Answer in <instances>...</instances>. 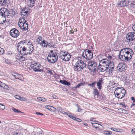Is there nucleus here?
Here are the masks:
<instances>
[{
    "label": "nucleus",
    "mask_w": 135,
    "mask_h": 135,
    "mask_svg": "<svg viewBox=\"0 0 135 135\" xmlns=\"http://www.w3.org/2000/svg\"><path fill=\"white\" fill-rule=\"evenodd\" d=\"M99 70L102 72H104L109 70V74H111L114 70V64L113 62L111 61L108 58L104 59L100 61Z\"/></svg>",
    "instance_id": "1"
},
{
    "label": "nucleus",
    "mask_w": 135,
    "mask_h": 135,
    "mask_svg": "<svg viewBox=\"0 0 135 135\" xmlns=\"http://www.w3.org/2000/svg\"><path fill=\"white\" fill-rule=\"evenodd\" d=\"M133 55L134 52L131 49L125 48L120 50L118 56L121 61L126 62L130 60Z\"/></svg>",
    "instance_id": "2"
},
{
    "label": "nucleus",
    "mask_w": 135,
    "mask_h": 135,
    "mask_svg": "<svg viewBox=\"0 0 135 135\" xmlns=\"http://www.w3.org/2000/svg\"><path fill=\"white\" fill-rule=\"evenodd\" d=\"M34 50L33 45H28L27 47L23 46L21 50L20 51V54L22 55H26L29 54H31L32 53Z\"/></svg>",
    "instance_id": "3"
},
{
    "label": "nucleus",
    "mask_w": 135,
    "mask_h": 135,
    "mask_svg": "<svg viewBox=\"0 0 135 135\" xmlns=\"http://www.w3.org/2000/svg\"><path fill=\"white\" fill-rule=\"evenodd\" d=\"M126 90L122 87H118L114 92V94L117 95L118 98L120 99H122L124 96Z\"/></svg>",
    "instance_id": "4"
},
{
    "label": "nucleus",
    "mask_w": 135,
    "mask_h": 135,
    "mask_svg": "<svg viewBox=\"0 0 135 135\" xmlns=\"http://www.w3.org/2000/svg\"><path fill=\"white\" fill-rule=\"evenodd\" d=\"M86 66V64L81 60L76 62L74 65V70L75 71H80Z\"/></svg>",
    "instance_id": "5"
},
{
    "label": "nucleus",
    "mask_w": 135,
    "mask_h": 135,
    "mask_svg": "<svg viewBox=\"0 0 135 135\" xmlns=\"http://www.w3.org/2000/svg\"><path fill=\"white\" fill-rule=\"evenodd\" d=\"M97 66V64L95 61H89L88 62L87 66L88 68L91 71L94 73L96 71Z\"/></svg>",
    "instance_id": "6"
},
{
    "label": "nucleus",
    "mask_w": 135,
    "mask_h": 135,
    "mask_svg": "<svg viewBox=\"0 0 135 135\" xmlns=\"http://www.w3.org/2000/svg\"><path fill=\"white\" fill-rule=\"evenodd\" d=\"M93 54L92 52L88 49L85 50L83 52L82 56L87 60H91L93 57Z\"/></svg>",
    "instance_id": "7"
},
{
    "label": "nucleus",
    "mask_w": 135,
    "mask_h": 135,
    "mask_svg": "<svg viewBox=\"0 0 135 135\" xmlns=\"http://www.w3.org/2000/svg\"><path fill=\"white\" fill-rule=\"evenodd\" d=\"M41 67V65L40 64L34 63L33 64H31L30 67L29 68L30 70L32 69L33 71L41 72L42 71V69H39Z\"/></svg>",
    "instance_id": "8"
},
{
    "label": "nucleus",
    "mask_w": 135,
    "mask_h": 135,
    "mask_svg": "<svg viewBox=\"0 0 135 135\" xmlns=\"http://www.w3.org/2000/svg\"><path fill=\"white\" fill-rule=\"evenodd\" d=\"M126 39L128 43L132 42L135 39V33L130 32L128 33L126 35Z\"/></svg>",
    "instance_id": "9"
},
{
    "label": "nucleus",
    "mask_w": 135,
    "mask_h": 135,
    "mask_svg": "<svg viewBox=\"0 0 135 135\" xmlns=\"http://www.w3.org/2000/svg\"><path fill=\"white\" fill-rule=\"evenodd\" d=\"M127 66L125 63L123 62H120L117 66V69L118 71L121 72H124L127 68Z\"/></svg>",
    "instance_id": "10"
},
{
    "label": "nucleus",
    "mask_w": 135,
    "mask_h": 135,
    "mask_svg": "<svg viewBox=\"0 0 135 135\" xmlns=\"http://www.w3.org/2000/svg\"><path fill=\"white\" fill-rule=\"evenodd\" d=\"M10 35L12 37L17 38L20 35V32L17 29L13 28L10 31Z\"/></svg>",
    "instance_id": "11"
},
{
    "label": "nucleus",
    "mask_w": 135,
    "mask_h": 135,
    "mask_svg": "<svg viewBox=\"0 0 135 135\" xmlns=\"http://www.w3.org/2000/svg\"><path fill=\"white\" fill-rule=\"evenodd\" d=\"M129 2L128 0H124L120 1L118 3L117 6V7L120 8L122 7H123L124 6H128L129 4Z\"/></svg>",
    "instance_id": "12"
},
{
    "label": "nucleus",
    "mask_w": 135,
    "mask_h": 135,
    "mask_svg": "<svg viewBox=\"0 0 135 135\" xmlns=\"http://www.w3.org/2000/svg\"><path fill=\"white\" fill-rule=\"evenodd\" d=\"M58 59V57L55 58L53 57L52 56H51V54H50V55H49L47 58L48 61L52 63H55L57 60Z\"/></svg>",
    "instance_id": "13"
},
{
    "label": "nucleus",
    "mask_w": 135,
    "mask_h": 135,
    "mask_svg": "<svg viewBox=\"0 0 135 135\" xmlns=\"http://www.w3.org/2000/svg\"><path fill=\"white\" fill-rule=\"evenodd\" d=\"M22 24L18 25L20 28L24 31L27 30L28 28L27 22Z\"/></svg>",
    "instance_id": "14"
},
{
    "label": "nucleus",
    "mask_w": 135,
    "mask_h": 135,
    "mask_svg": "<svg viewBox=\"0 0 135 135\" xmlns=\"http://www.w3.org/2000/svg\"><path fill=\"white\" fill-rule=\"evenodd\" d=\"M8 11V10L5 8H1L0 9V15L2 16L5 17Z\"/></svg>",
    "instance_id": "15"
},
{
    "label": "nucleus",
    "mask_w": 135,
    "mask_h": 135,
    "mask_svg": "<svg viewBox=\"0 0 135 135\" xmlns=\"http://www.w3.org/2000/svg\"><path fill=\"white\" fill-rule=\"evenodd\" d=\"M65 56L62 59V60L65 61H69L71 58V56L68 52V53H66Z\"/></svg>",
    "instance_id": "16"
},
{
    "label": "nucleus",
    "mask_w": 135,
    "mask_h": 135,
    "mask_svg": "<svg viewBox=\"0 0 135 135\" xmlns=\"http://www.w3.org/2000/svg\"><path fill=\"white\" fill-rule=\"evenodd\" d=\"M68 53V52H65L64 51H61L59 53V57L62 60L65 57L66 53Z\"/></svg>",
    "instance_id": "17"
},
{
    "label": "nucleus",
    "mask_w": 135,
    "mask_h": 135,
    "mask_svg": "<svg viewBox=\"0 0 135 135\" xmlns=\"http://www.w3.org/2000/svg\"><path fill=\"white\" fill-rule=\"evenodd\" d=\"M14 77L15 79L21 80L23 77L20 74H16V75H12Z\"/></svg>",
    "instance_id": "18"
},
{
    "label": "nucleus",
    "mask_w": 135,
    "mask_h": 135,
    "mask_svg": "<svg viewBox=\"0 0 135 135\" xmlns=\"http://www.w3.org/2000/svg\"><path fill=\"white\" fill-rule=\"evenodd\" d=\"M42 46H44L45 47H46L48 46V42L45 40L44 39L41 42V43L40 45Z\"/></svg>",
    "instance_id": "19"
},
{
    "label": "nucleus",
    "mask_w": 135,
    "mask_h": 135,
    "mask_svg": "<svg viewBox=\"0 0 135 135\" xmlns=\"http://www.w3.org/2000/svg\"><path fill=\"white\" fill-rule=\"evenodd\" d=\"M8 0H2L0 1V5L3 6H5L7 4Z\"/></svg>",
    "instance_id": "20"
},
{
    "label": "nucleus",
    "mask_w": 135,
    "mask_h": 135,
    "mask_svg": "<svg viewBox=\"0 0 135 135\" xmlns=\"http://www.w3.org/2000/svg\"><path fill=\"white\" fill-rule=\"evenodd\" d=\"M27 22L24 18H21L19 20L18 25L22 24V23H26Z\"/></svg>",
    "instance_id": "21"
},
{
    "label": "nucleus",
    "mask_w": 135,
    "mask_h": 135,
    "mask_svg": "<svg viewBox=\"0 0 135 135\" xmlns=\"http://www.w3.org/2000/svg\"><path fill=\"white\" fill-rule=\"evenodd\" d=\"M7 14L9 15L10 16H14L15 15V11L12 9L10 10H8L7 13Z\"/></svg>",
    "instance_id": "22"
},
{
    "label": "nucleus",
    "mask_w": 135,
    "mask_h": 135,
    "mask_svg": "<svg viewBox=\"0 0 135 135\" xmlns=\"http://www.w3.org/2000/svg\"><path fill=\"white\" fill-rule=\"evenodd\" d=\"M60 82L64 85L68 86L70 84V82L67 81L66 80H60Z\"/></svg>",
    "instance_id": "23"
},
{
    "label": "nucleus",
    "mask_w": 135,
    "mask_h": 135,
    "mask_svg": "<svg viewBox=\"0 0 135 135\" xmlns=\"http://www.w3.org/2000/svg\"><path fill=\"white\" fill-rule=\"evenodd\" d=\"M91 123L93 127L95 128L98 130H99L100 129L98 126V124L96 123Z\"/></svg>",
    "instance_id": "24"
},
{
    "label": "nucleus",
    "mask_w": 135,
    "mask_h": 135,
    "mask_svg": "<svg viewBox=\"0 0 135 135\" xmlns=\"http://www.w3.org/2000/svg\"><path fill=\"white\" fill-rule=\"evenodd\" d=\"M55 45V44L54 43L52 42H48V46L50 48H54Z\"/></svg>",
    "instance_id": "25"
},
{
    "label": "nucleus",
    "mask_w": 135,
    "mask_h": 135,
    "mask_svg": "<svg viewBox=\"0 0 135 135\" xmlns=\"http://www.w3.org/2000/svg\"><path fill=\"white\" fill-rule=\"evenodd\" d=\"M0 21L1 22V23H2V24L4 23L6 21L5 17L2 16L0 18Z\"/></svg>",
    "instance_id": "26"
},
{
    "label": "nucleus",
    "mask_w": 135,
    "mask_h": 135,
    "mask_svg": "<svg viewBox=\"0 0 135 135\" xmlns=\"http://www.w3.org/2000/svg\"><path fill=\"white\" fill-rule=\"evenodd\" d=\"M41 41H42V37L40 36H39L36 39V41L38 44L40 45L41 43Z\"/></svg>",
    "instance_id": "27"
},
{
    "label": "nucleus",
    "mask_w": 135,
    "mask_h": 135,
    "mask_svg": "<svg viewBox=\"0 0 135 135\" xmlns=\"http://www.w3.org/2000/svg\"><path fill=\"white\" fill-rule=\"evenodd\" d=\"M30 2V5L29 6L30 7H32L34 6L35 4V0H29Z\"/></svg>",
    "instance_id": "28"
},
{
    "label": "nucleus",
    "mask_w": 135,
    "mask_h": 135,
    "mask_svg": "<svg viewBox=\"0 0 135 135\" xmlns=\"http://www.w3.org/2000/svg\"><path fill=\"white\" fill-rule=\"evenodd\" d=\"M21 12V14L22 15H23V16H26V17H27V16H28V12Z\"/></svg>",
    "instance_id": "29"
},
{
    "label": "nucleus",
    "mask_w": 135,
    "mask_h": 135,
    "mask_svg": "<svg viewBox=\"0 0 135 135\" xmlns=\"http://www.w3.org/2000/svg\"><path fill=\"white\" fill-rule=\"evenodd\" d=\"M93 90V93L94 95H99V92L97 89H94Z\"/></svg>",
    "instance_id": "30"
},
{
    "label": "nucleus",
    "mask_w": 135,
    "mask_h": 135,
    "mask_svg": "<svg viewBox=\"0 0 135 135\" xmlns=\"http://www.w3.org/2000/svg\"><path fill=\"white\" fill-rule=\"evenodd\" d=\"M104 133L106 135H110L112 134V133L111 131H104Z\"/></svg>",
    "instance_id": "31"
},
{
    "label": "nucleus",
    "mask_w": 135,
    "mask_h": 135,
    "mask_svg": "<svg viewBox=\"0 0 135 135\" xmlns=\"http://www.w3.org/2000/svg\"><path fill=\"white\" fill-rule=\"evenodd\" d=\"M111 129L112 131L117 132H120V129H119L114 128L113 127H112L111 128Z\"/></svg>",
    "instance_id": "32"
},
{
    "label": "nucleus",
    "mask_w": 135,
    "mask_h": 135,
    "mask_svg": "<svg viewBox=\"0 0 135 135\" xmlns=\"http://www.w3.org/2000/svg\"><path fill=\"white\" fill-rule=\"evenodd\" d=\"M12 135H21L18 131H14Z\"/></svg>",
    "instance_id": "33"
},
{
    "label": "nucleus",
    "mask_w": 135,
    "mask_h": 135,
    "mask_svg": "<svg viewBox=\"0 0 135 135\" xmlns=\"http://www.w3.org/2000/svg\"><path fill=\"white\" fill-rule=\"evenodd\" d=\"M37 99L38 100L42 102H45L46 100L43 97H37Z\"/></svg>",
    "instance_id": "34"
},
{
    "label": "nucleus",
    "mask_w": 135,
    "mask_h": 135,
    "mask_svg": "<svg viewBox=\"0 0 135 135\" xmlns=\"http://www.w3.org/2000/svg\"><path fill=\"white\" fill-rule=\"evenodd\" d=\"M96 83V81L94 82L91 84H88V86H89L91 87H93V86L95 85Z\"/></svg>",
    "instance_id": "35"
},
{
    "label": "nucleus",
    "mask_w": 135,
    "mask_h": 135,
    "mask_svg": "<svg viewBox=\"0 0 135 135\" xmlns=\"http://www.w3.org/2000/svg\"><path fill=\"white\" fill-rule=\"evenodd\" d=\"M12 110L15 113H21V112L18 109H16L13 107L12 108Z\"/></svg>",
    "instance_id": "36"
},
{
    "label": "nucleus",
    "mask_w": 135,
    "mask_h": 135,
    "mask_svg": "<svg viewBox=\"0 0 135 135\" xmlns=\"http://www.w3.org/2000/svg\"><path fill=\"white\" fill-rule=\"evenodd\" d=\"M101 84L100 83H99L97 82V86H98V88L99 89H100L102 88V86L101 85Z\"/></svg>",
    "instance_id": "37"
},
{
    "label": "nucleus",
    "mask_w": 135,
    "mask_h": 135,
    "mask_svg": "<svg viewBox=\"0 0 135 135\" xmlns=\"http://www.w3.org/2000/svg\"><path fill=\"white\" fill-rule=\"evenodd\" d=\"M46 73L50 75L53 74V73L52 72V70H47Z\"/></svg>",
    "instance_id": "38"
},
{
    "label": "nucleus",
    "mask_w": 135,
    "mask_h": 135,
    "mask_svg": "<svg viewBox=\"0 0 135 135\" xmlns=\"http://www.w3.org/2000/svg\"><path fill=\"white\" fill-rule=\"evenodd\" d=\"M76 105L78 108V110L77 111L79 112L81 111L82 110L80 108V106L78 104H76Z\"/></svg>",
    "instance_id": "39"
},
{
    "label": "nucleus",
    "mask_w": 135,
    "mask_h": 135,
    "mask_svg": "<svg viewBox=\"0 0 135 135\" xmlns=\"http://www.w3.org/2000/svg\"><path fill=\"white\" fill-rule=\"evenodd\" d=\"M45 107L47 109L50 111L52 110V109H51V107L52 108H54V107H53L49 105H46V106Z\"/></svg>",
    "instance_id": "40"
},
{
    "label": "nucleus",
    "mask_w": 135,
    "mask_h": 135,
    "mask_svg": "<svg viewBox=\"0 0 135 135\" xmlns=\"http://www.w3.org/2000/svg\"><path fill=\"white\" fill-rule=\"evenodd\" d=\"M4 51L3 49L0 47V55H2L4 53Z\"/></svg>",
    "instance_id": "41"
},
{
    "label": "nucleus",
    "mask_w": 135,
    "mask_h": 135,
    "mask_svg": "<svg viewBox=\"0 0 135 135\" xmlns=\"http://www.w3.org/2000/svg\"><path fill=\"white\" fill-rule=\"evenodd\" d=\"M21 12H28V10H27V7H25V8H23L22 9Z\"/></svg>",
    "instance_id": "42"
},
{
    "label": "nucleus",
    "mask_w": 135,
    "mask_h": 135,
    "mask_svg": "<svg viewBox=\"0 0 135 135\" xmlns=\"http://www.w3.org/2000/svg\"><path fill=\"white\" fill-rule=\"evenodd\" d=\"M119 105H122L124 108H126V105L125 104L124 102H123L122 103H120Z\"/></svg>",
    "instance_id": "43"
},
{
    "label": "nucleus",
    "mask_w": 135,
    "mask_h": 135,
    "mask_svg": "<svg viewBox=\"0 0 135 135\" xmlns=\"http://www.w3.org/2000/svg\"><path fill=\"white\" fill-rule=\"evenodd\" d=\"M37 130L39 131V132L38 133L39 134H41V135H42V134L43 133V131L40 128H38Z\"/></svg>",
    "instance_id": "44"
},
{
    "label": "nucleus",
    "mask_w": 135,
    "mask_h": 135,
    "mask_svg": "<svg viewBox=\"0 0 135 135\" xmlns=\"http://www.w3.org/2000/svg\"><path fill=\"white\" fill-rule=\"evenodd\" d=\"M5 107L4 105L3 104H0V109L2 110H3L5 108Z\"/></svg>",
    "instance_id": "45"
},
{
    "label": "nucleus",
    "mask_w": 135,
    "mask_h": 135,
    "mask_svg": "<svg viewBox=\"0 0 135 135\" xmlns=\"http://www.w3.org/2000/svg\"><path fill=\"white\" fill-rule=\"evenodd\" d=\"M83 84V83H81L79 84H78V85H76V86L75 87V88L76 89L77 88H79L80 87V86H81V85H82Z\"/></svg>",
    "instance_id": "46"
},
{
    "label": "nucleus",
    "mask_w": 135,
    "mask_h": 135,
    "mask_svg": "<svg viewBox=\"0 0 135 135\" xmlns=\"http://www.w3.org/2000/svg\"><path fill=\"white\" fill-rule=\"evenodd\" d=\"M74 120L78 122H80L81 121V119L76 117L75 118Z\"/></svg>",
    "instance_id": "47"
},
{
    "label": "nucleus",
    "mask_w": 135,
    "mask_h": 135,
    "mask_svg": "<svg viewBox=\"0 0 135 135\" xmlns=\"http://www.w3.org/2000/svg\"><path fill=\"white\" fill-rule=\"evenodd\" d=\"M51 56H52L53 57L56 58V57H58L57 55L56 54H51Z\"/></svg>",
    "instance_id": "48"
},
{
    "label": "nucleus",
    "mask_w": 135,
    "mask_h": 135,
    "mask_svg": "<svg viewBox=\"0 0 135 135\" xmlns=\"http://www.w3.org/2000/svg\"><path fill=\"white\" fill-rule=\"evenodd\" d=\"M5 85L4 83H1V84H0V86L3 88Z\"/></svg>",
    "instance_id": "49"
},
{
    "label": "nucleus",
    "mask_w": 135,
    "mask_h": 135,
    "mask_svg": "<svg viewBox=\"0 0 135 135\" xmlns=\"http://www.w3.org/2000/svg\"><path fill=\"white\" fill-rule=\"evenodd\" d=\"M68 116L70 118L74 119V120L75 118V117H74V116H73L72 115H68Z\"/></svg>",
    "instance_id": "50"
},
{
    "label": "nucleus",
    "mask_w": 135,
    "mask_h": 135,
    "mask_svg": "<svg viewBox=\"0 0 135 135\" xmlns=\"http://www.w3.org/2000/svg\"><path fill=\"white\" fill-rule=\"evenodd\" d=\"M19 100L21 101H25L26 100V99L25 98L20 97Z\"/></svg>",
    "instance_id": "51"
},
{
    "label": "nucleus",
    "mask_w": 135,
    "mask_h": 135,
    "mask_svg": "<svg viewBox=\"0 0 135 135\" xmlns=\"http://www.w3.org/2000/svg\"><path fill=\"white\" fill-rule=\"evenodd\" d=\"M26 42L25 41V40L21 41H20V42L18 44V45H19V44H21L22 45L23 44L25 43V42Z\"/></svg>",
    "instance_id": "52"
},
{
    "label": "nucleus",
    "mask_w": 135,
    "mask_h": 135,
    "mask_svg": "<svg viewBox=\"0 0 135 135\" xmlns=\"http://www.w3.org/2000/svg\"><path fill=\"white\" fill-rule=\"evenodd\" d=\"M103 81L102 80V78L99 79L98 83H100L101 84H102L103 83Z\"/></svg>",
    "instance_id": "53"
},
{
    "label": "nucleus",
    "mask_w": 135,
    "mask_h": 135,
    "mask_svg": "<svg viewBox=\"0 0 135 135\" xmlns=\"http://www.w3.org/2000/svg\"><path fill=\"white\" fill-rule=\"evenodd\" d=\"M9 87H8V86L5 85V86H4V88H3V89H9Z\"/></svg>",
    "instance_id": "54"
},
{
    "label": "nucleus",
    "mask_w": 135,
    "mask_h": 135,
    "mask_svg": "<svg viewBox=\"0 0 135 135\" xmlns=\"http://www.w3.org/2000/svg\"><path fill=\"white\" fill-rule=\"evenodd\" d=\"M52 96L54 99H57L58 98L55 95H53Z\"/></svg>",
    "instance_id": "55"
},
{
    "label": "nucleus",
    "mask_w": 135,
    "mask_h": 135,
    "mask_svg": "<svg viewBox=\"0 0 135 135\" xmlns=\"http://www.w3.org/2000/svg\"><path fill=\"white\" fill-rule=\"evenodd\" d=\"M15 97L16 98L18 99L19 100H20V97L18 95H16Z\"/></svg>",
    "instance_id": "56"
},
{
    "label": "nucleus",
    "mask_w": 135,
    "mask_h": 135,
    "mask_svg": "<svg viewBox=\"0 0 135 135\" xmlns=\"http://www.w3.org/2000/svg\"><path fill=\"white\" fill-rule=\"evenodd\" d=\"M36 114H37V115H43V114L40 113V112H36Z\"/></svg>",
    "instance_id": "57"
},
{
    "label": "nucleus",
    "mask_w": 135,
    "mask_h": 135,
    "mask_svg": "<svg viewBox=\"0 0 135 135\" xmlns=\"http://www.w3.org/2000/svg\"><path fill=\"white\" fill-rule=\"evenodd\" d=\"M18 47L17 48V50H18V52H20V51H19V48H20V49H21V50H20H20H21V49L22 48V47H20V45H19L18 46Z\"/></svg>",
    "instance_id": "58"
},
{
    "label": "nucleus",
    "mask_w": 135,
    "mask_h": 135,
    "mask_svg": "<svg viewBox=\"0 0 135 135\" xmlns=\"http://www.w3.org/2000/svg\"><path fill=\"white\" fill-rule=\"evenodd\" d=\"M132 133L133 134H135V129L132 130Z\"/></svg>",
    "instance_id": "59"
},
{
    "label": "nucleus",
    "mask_w": 135,
    "mask_h": 135,
    "mask_svg": "<svg viewBox=\"0 0 135 135\" xmlns=\"http://www.w3.org/2000/svg\"><path fill=\"white\" fill-rule=\"evenodd\" d=\"M90 120L91 121H95V119L93 118H90Z\"/></svg>",
    "instance_id": "60"
},
{
    "label": "nucleus",
    "mask_w": 135,
    "mask_h": 135,
    "mask_svg": "<svg viewBox=\"0 0 135 135\" xmlns=\"http://www.w3.org/2000/svg\"><path fill=\"white\" fill-rule=\"evenodd\" d=\"M131 5H135V2L134 1H132L131 2Z\"/></svg>",
    "instance_id": "61"
},
{
    "label": "nucleus",
    "mask_w": 135,
    "mask_h": 135,
    "mask_svg": "<svg viewBox=\"0 0 135 135\" xmlns=\"http://www.w3.org/2000/svg\"><path fill=\"white\" fill-rule=\"evenodd\" d=\"M5 62L7 64H10V62L7 60H5Z\"/></svg>",
    "instance_id": "62"
},
{
    "label": "nucleus",
    "mask_w": 135,
    "mask_h": 135,
    "mask_svg": "<svg viewBox=\"0 0 135 135\" xmlns=\"http://www.w3.org/2000/svg\"><path fill=\"white\" fill-rule=\"evenodd\" d=\"M132 29L133 30L135 31V23L132 27Z\"/></svg>",
    "instance_id": "63"
},
{
    "label": "nucleus",
    "mask_w": 135,
    "mask_h": 135,
    "mask_svg": "<svg viewBox=\"0 0 135 135\" xmlns=\"http://www.w3.org/2000/svg\"><path fill=\"white\" fill-rule=\"evenodd\" d=\"M62 113L63 114H66L67 115H68V113H67V112H62Z\"/></svg>",
    "instance_id": "64"
}]
</instances>
